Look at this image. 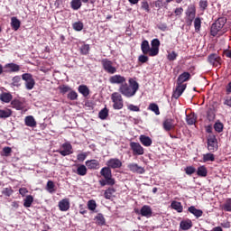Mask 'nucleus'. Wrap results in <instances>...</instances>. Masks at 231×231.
Returning <instances> with one entry per match:
<instances>
[{"label": "nucleus", "mask_w": 231, "mask_h": 231, "mask_svg": "<svg viewBox=\"0 0 231 231\" xmlns=\"http://www.w3.org/2000/svg\"><path fill=\"white\" fill-rule=\"evenodd\" d=\"M208 62L215 68H219V66H221V57L216 53L209 54L208 57Z\"/></svg>", "instance_id": "9b49d317"}, {"label": "nucleus", "mask_w": 231, "mask_h": 231, "mask_svg": "<svg viewBox=\"0 0 231 231\" xmlns=\"http://www.w3.org/2000/svg\"><path fill=\"white\" fill-rule=\"evenodd\" d=\"M107 116H109V110L107 109V107L103 108L99 113H98V117L101 120H106V118H107Z\"/></svg>", "instance_id": "49530a36"}, {"label": "nucleus", "mask_w": 231, "mask_h": 231, "mask_svg": "<svg viewBox=\"0 0 231 231\" xmlns=\"http://www.w3.org/2000/svg\"><path fill=\"white\" fill-rule=\"evenodd\" d=\"M95 219L98 226H104L106 225V217H104V215L102 213L97 214L95 217Z\"/></svg>", "instance_id": "473e14b6"}, {"label": "nucleus", "mask_w": 231, "mask_h": 231, "mask_svg": "<svg viewBox=\"0 0 231 231\" xmlns=\"http://www.w3.org/2000/svg\"><path fill=\"white\" fill-rule=\"evenodd\" d=\"M139 141L144 147H151L152 145V139L147 135L141 134L139 136Z\"/></svg>", "instance_id": "4be33fe9"}, {"label": "nucleus", "mask_w": 231, "mask_h": 231, "mask_svg": "<svg viewBox=\"0 0 231 231\" xmlns=\"http://www.w3.org/2000/svg\"><path fill=\"white\" fill-rule=\"evenodd\" d=\"M160 40L155 38L151 42V57H156L160 53Z\"/></svg>", "instance_id": "9d476101"}, {"label": "nucleus", "mask_w": 231, "mask_h": 231, "mask_svg": "<svg viewBox=\"0 0 231 231\" xmlns=\"http://www.w3.org/2000/svg\"><path fill=\"white\" fill-rule=\"evenodd\" d=\"M141 50L143 55H149V57H151V46L149 45V42L147 40L142 42Z\"/></svg>", "instance_id": "5701e85b"}, {"label": "nucleus", "mask_w": 231, "mask_h": 231, "mask_svg": "<svg viewBox=\"0 0 231 231\" xmlns=\"http://www.w3.org/2000/svg\"><path fill=\"white\" fill-rule=\"evenodd\" d=\"M140 89V84L138 81L134 80V79L130 78L128 79V84L125 82L119 87V93L123 95V97H126V98H131L136 95V92Z\"/></svg>", "instance_id": "f257e3e1"}, {"label": "nucleus", "mask_w": 231, "mask_h": 231, "mask_svg": "<svg viewBox=\"0 0 231 231\" xmlns=\"http://www.w3.org/2000/svg\"><path fill=\"white\" fill-rule=\"evenodd\" d=\"M111 100L113 102L114 109L120 110L124 108V97H122V94L118 92L112 93Z\"/></svg>", "instance_id": "7ed1b4c3"}, {"label": "nucleus", "mask_w": 231, "mask_h": 231, "mask_svg": "<svg viewBox=\"0 0 231 231\" xmlns=\"http://www.w3.org/2000/svg\"><path fill=\"white\" fill-rule=\"evenodd\" d=\"M11 86L14 88H21V76H14L12 79Z\"/></svg>", "instance_id": "37998d69"}, {"label": "nucleus", "mask_w": 231, "mask_h": 231, "mask_svg": "<svg viewBox=\"0 0 231 231\" xmlns=\"http://www.w3.org/2000/svg\"><path fill=\"white\" fill-rule=\"evenodd\" d=\"M146 54L144 55H140L138 57V60L139 62H141V64H145V62H148L149 61V57L148 56H145Z\"/></svg>", "instance_id": "338daca9"}, {"label": "nucleus", "mask_w": 231, "mask_h": 231, "mask_svg": "<svg viewBox=\"0 0 231 231\" xmlns=\"http://www.w3.org/2000/svg\"><path fill=\"white\" fill-rule=\"evenodd\" d=\"M188 212H189L190 214H193V216H195V217H197V218L201 217V216H203V210L198 209L194 206H190L188 208Z\"/></svg>", "instance_id": "c85d7f7f"}, {"label": "nucleus", "mask_w": 231, "mask_h": 231, "mask_svg": "<svg viewBox=\"0 0 231 231\" xmlns=\"http://www.w3.org/2000/svg\"><path fill=\"white\" fill-rule=\"evenodd\" d=\"M76 172L78 176H86V174H88V167L84 164H79Z\"/></svg>", "instance_id": "72a5a7b5"}, {"label": "nucleus", "mask_w": 231, "mask_h": 231, "mask_svg": "<svg viewBox=\"0 0 231 231\" xmlns=\"http://www.w3.org/2000/svg\"><path fill=\"white\" fill-rule=\"evenodd\" d=\"M197 174L200 178H207V175L208 174V171L207 170V167L199 166L197 170Z\"/></svg>", "instance_id": "f704fd0d"}, {"label": "nucleus", "mask_w": 231, "mask_h": 231, "mask_svg": "<svg viewBox=\"0 0 231 231\" xmlns=\"http://www.w3.org/2000/svg\"><path fill=\"white\" fill-rule=\"evenodd\" d=\"M186 89L187 84H177L176 88L173 90L172 98L178 100Z\"/></svg>", "instance_id": "ddd939ff"}, {"label": "nucleus", "mask_w": 231, "mask_h": 231, "mask_svg": "<svg viewBox=\"0 0 231 231\" xmlns=\"http://www.w3.org/2000/svg\"><path fill=\"white\" fill-rule=\"evenodd\" d=\"M226 17H220L218 18L214 23H213V32H216V28L218 26V28H221L222 30H226L225 28V24H226Z\"/></svg>", "instance_id": "aec40b11"}, {"label": "nucleus", "mask_w": 231, "mask_h": 231, "mask_svg": "<svg viewBox=\"0 0 231 231\" xmlns=\"http://www.w3.org/2000/svg\"><path fill=\"white\" fill-rule=\"evenodd\" d=\"M186 122L188 125H194L198 122V115L192 112L186 116Z\"/></svg>", "instance_id": "b1692460"}, {"label": "nucleus", "mask_w": 231, "mask_h": 231, "mask_svg": "<svg viewBox=\"0 0 231 231\" xmlns=\"http://www.w3.org/2000/svg\"><path fill=\"white\" fill-rule=\"evenodd\" d=\"M171 208H173V210H176L179 213L183 212V206L181 205V202L176 200L171 202Z\"/></svg>", "instance_id": "4c0bfd02"}, {"label": "nucleus", "mask_w": 231, "mask_h": 231, "mask_svg": "<svg viewBox=\"0 0 231 231\" xmlns=\"http://www.w3.org/2000/svg\"><path fill=\"white\" fill-rule=\"evenodd\" d=\"M12 116L11 109H0V118H10Z\"/></svg>", "instance_id": "a19ab883"}, {"label": "nucleus", "mask_w": 231, "mask_h": 231, "mask_svg": "<svg viewBox=\"0 0 231 231\" xmlns=\"http://www.w3.org/2000/svg\"><path fill=\"white\" fill-rule=\"evenodd\" d=\"M55 183H53V180H49L47 182V190L50 192H53L55 189Z\"/></svg>", "instance_id": "0e129e2a"}, {"label": "nucleus", "mask_w": 231, "mask_h": 231, "mask_svg": "<svg viewBox=\"0 0 231 231\" xmlns=\"http://www.w3.org/2000/svg\"><path fill=\"white\" fill-rule=\"evenodd\" d=\"M82 6V1L80 0H71L70 2V7L72 10H79V8Z\"/></svg>", "instance_id": "79ce46f5"}, {"label": "nucleus", "mask_w": 231, "mask_h": 231, "mask_svg": "<svg viewBox=\"0 0 231 231\" xmlns=\"http://www.w3.org/2000/svg\"><path fill=\"white\" fill-rule=\"evenodd\" d=\"M4 156H10L12 154V148L9 146H5L3 148Z\"/></svg>", "instance_id": "774afa93"}, {"label": "nucleus", "mask_w": 231, "mask_h": 231, "mask_svg": "<svg viewBox=\"0 0 231 231\" xmlns=\"http://www.w3.org/2000/svg\"><path fill=\"white\" fill-rule=\"evenodd\" d=\"M12 98H14V96H12L10 92H3L0 94V100L1 102H5V104H10Z\"/></svg>", "instance_id": "bb28decb"}, {"label": "nucleus", "mask_w": 231, "mask_h": 231, "mask_svg": "<svg viewBox=\"0 0 231 231\" xmlns=\"http://www.w3.org/2000/svg\"><path fill=\"white\" fill-rule=\"evenodd\" d=\"M168 60H170V62H172L174 60H176V59H178V53H176V51H172L171 52H170L167 56Z\"/></svg>", "instance_id": "bf43d9fd"}, {"label": "nucleus", "mask_w": 231, "mask_h": 231, "mask_svg": "<svg viewBox=\"0 0 231 231\" xmlns=\"http://www.w3.org/2000/svg\"><path fill=\"white\" fill-rule=\"evenodd\" d=\"M78 91H79V93L83 95V97H89V88L86 85H80L78 88Z\"/></svg>", "instance_id": "c9c22d12"}, {"label": "nucleus", "mask_w": 231, "mask_h": 231, "mask_svg": "<svg viewBox=\"0 0 231 231\" xmlns=\"http://www.w3.org/2000/svg\"><path fill=\"white\" fill-rule=\"evenodd\" d=\"M196 19V6L189 5L186 11V24L187 26H192V23H194Z\"/></svg>", "instance_id": "20e7f679"}, {"label": "nucleus", "mask_w": 231, "mask_h": 231, "mask_svg": "<svg viewBox=\"0 0 231 231\" xmlns=\"http://www.w3.org/2000/svg\"><path fill=\"white\" fill-rule=\"evenodd\" d=\"M12 106L16 109L17 111H23L24 109V103L19 99H14L11 102Z\"/></svg>", "instance_id": "cd10ccee"}, {"label": "nucleus", "mask_w": 231, "mask_h": 231, "mask_svg": "<svg viewBox=\"0 0 231 231\" xmlns=\"http://www.w3.org/2000/svg\"><path fill=\"white\" fill-rule=\"evenodd\" d=\"M88 210L95 212V210H97V201H95L94 199L88 200Z\"/></svg>", "instance_id": "8fccbe9b"}, {"label": "nucleus", "mask_w": 231, "mask_h": 231, "mask_svg": "<svg viewBox=\"0 0 231 231\" xmlns=\"http://www.w3.org/2000/svg\"><path fill=\"white\" fill-rule=\"evenodd\" d=\"M207 118L209 122L214 121L216 118V113H214V110L212 108H209L207 112Z\"/></svg>", "instance_id": "864d4df0"}, {"label": "nucleus", "mask_w": 231, "mask_h": 231, "mask_svg": "<svg viewBox=\"0 0 231 231\" xmlns=\"http://www.w3.org/2000/svg\"><path fill=\"white\" fill-rule=\"evenodd\" d=\"M59 89H60V92L62 94V95H66V93L71 91V88H69V86H67V85H61L59 87Z\"/></svg>", "instance_id": "4d7b16f0"}, {"label": "nucleus", "mask_w": 231, "mask_h": 231, "mask_svg": "<svg viewBox=\"0 0 231 231\" xmlns=\"http://www.w3.org/2000/svg\"><path fill=\"white\" fill-rule=\"evenodd\" d=\"M185 172L186 174H188V176H192V174L196 172V168H194L193 166H188L185 168Z\"/></svg>", "instance_id": "052dcab7"}, {"label": "nucleus", "mask_w": 231, "mask_h": 231, "mask_svg": "<svg viewBox=\"0 0 231 231\" xmlns=\"http://www.w3.org/2000/svg\"><path fill=\"white\" fill-rule=\"evenodd\" d=\"M11 27L17 32L21 28V21L17 17L14 16L11 18Z\"/></svg>", "instance_id": "2f4dec72"}, {"label": "nucleus", "mask_w": 231, "mask_h": 231, "mask_svg": "<svg viewBox=\"0 0 231 231\" xmlns=\"http://www.w3.org/2000/svg\"><path fill=\"white\" fill-rule=\"evenodd\" d=\"M135 213L142 215L143 217H152V208H151V206L144 205L141 208L140 211L135 210Z\"/></svg>", "instance_id": "4468645a"}, {"label": "nucleus", "mask_w": 231, "mask_h": 231, "mask_svg": "<svg viewBox=\"0 0 231 231\" xmlns=\"http://www.w3.org/2000/svg\"><path fill=\"white\" fill-rule=\"evenodd\" d=\"M5 69H6V73H17L18 71H21V66L15 63H7L5 65Z\"/></svg>", "instance_id": "6ab92c4d"}, {"label": "nucleus", "mask_w": 231, "mask_h": 231, "mask_svg": "<svg viewBox=\"0 0 231 231\" xmlns=\"http://www.w3.org/2000/svg\"><path fill=\"white\" fill-rule=\"evenodd\" d=\"M208 6V2L207 0L199 1V7L201 8V10L203 12H205V10H207Z\"/></svg>", "instance_id": "e2e57ef3"}, {"label": "nucleus", "mask_w": 231, "mask_h": 231, "mask_svg": "<svg viewBox=\"0 0 231 231\" xmlns=\"http://www.w3.org/2000/svg\"><path fill=\"white\" fill-rule=\"evenodd\" d=\"M22 79L24 80V85L28 91H32L35 88V79L33 76L30 73H24L22 75Z\"/></svg>", "instance_id": "423d86ee"}, {"label": "nucleus", "mask_w": 231, "mask_h": 231, "mask_svg": "<svg viewBox=\"0 0 231 231\" xmlns=\"http://www.w3.org/2000/svg\"><path fill=\"white\" fill-rule=\"evenodd\" d=\"M88 158L87 152H81L77 155L78 162H84Z\"/></svg>", "instance_id": "69168bd1"}, {"label": "nucleus", "mask_w": 231, "mask_h": 231, "mask_svg": "<svg viewBox=\"0 0 231 231\" xmlns=\"http://www.w3.org/2000/svg\"><path fill=\"white\" fill-rule=\"evenodd\" d=\"M85 164L89 171H98L100 169V162L96 159L88 160L85 162Z\"/></svg>", "instance_id": "f3484780"}, {"label": "nucleus", "mask_w": 231, "mask_h": 231, "mask_svg": "<svg viewBox=\"0 0 231 231\" xmlns=\"http://www.w3.org/2000/svg\"><path fill=\"white\" fill-rule=\"evenodd\" d=\"M100 176H102V180H99V185L101 187H106V185H108L109 187H113V185H116V180L115 178H113V171L111 169L107 166L103 167L100 170L99 172Z\"/></svg>", "instance_id": "f03ea898"}, {"label": "nucleus", "mask_w": 231, "mask_h": 231, "mask_svg": "<svg viewBox=\"0 0 231 231\" xmlns=\"http://www.w3.org/2000/svg\"><path fill=\"white\" fill-rule=\"evenodd\" d=\"M210 33H211L212 37H216V35H217V34L223 35V34L226 33V29H222V28H219V26H217V27H215V32H214V23H212L211 29H210Z\"/></svg>", "instance_id": "393cba45"}, {"label": "nucleus", "mask_w": 231, "mask_h": 231, "mask_svg": "<svg viewBox=\"0 0 231 231\" xmlns=\"http://www.w3.org/2000/svg\"><path fill=\"white\" fill-rule=\"evenodd\" d=\"M207 143L208 151H209V152H216V151L219 149V146L217 145V138H216V135L214 134L208 135Z\"/></svg>", "instance_id": "39448f33"}, {"label": "nucleus", "mask_w": 231, "mask_h": 231, "mask_svg": "<svg viewBox=\"0 0 231 231\" xmlns=\"http://www.w3.org/2000/svg\"><path fill=\"white\" fill-rule=\"evenodd\" d=\"M141 8L142 10H144L145 12H147V14L151 12V8H149V2H147V0H143L141 2Z\"/></svg>", "instance_id": "6e6d98bb"}, {"label": "nucleus", "mask_w": 231, "mask_h": 231, "mask_svg": "<svg viewBox=\"0 0 231 231\" xmlns=\"http://www.w3.org/2000/svg\"><path fill=\"white\" fill-rule=\"evenodd\" d=\"M32 203H33V196L27 195L23 199V207L25 208H30V207H32Z\"/></svg>", "instance_id": "58836bf2"}, {"label": "nucleus", "mask_w": 231, "mask_h": 231, "mask_svg": "<svg viewBox=\"0 0 231 231\" xmlns=\"http://www.w3.org/2000/svg\"><path fill=\"white\" fill-rule=\"evenodd\" d=\"M108 80L110 84H120V86H122V84H125L126 82L125 77L120 74H116L110 77Z\"/></svg>", "instance_id": "a211bd4d"}, {"label": "nucleus", "mask_w": 231, "mask_h": 231, "mask_svg": "<svg viewBox=\"0 0 231 231\" xmlns=\"http://www.w3.org/2000/svg\"><path fill=\"white\" fill-rule=\"evenodd\" d=\"M130 149L133 152L134 156H142L145 152L140 143L131 142Z\"/></svg>", "instance_id": "6e6552de"}, {"label": "nucleus", "mask_w": 231, "mask_h": 231, "mask_svg": "<svg viewBox=\"0 0 231 231\" xmlns=\"http://www.w3.org/2000/svg\"><path fill=\"white\" fill-rule=\"evenodd\" d=\"M191 226H192V220L190 219L182 220L180 223V228H181V230H190Z\"/></svg>", "instance_id": "7c9ffc66"}, {"label": "nucleus", "mask_w": 231, "mask_h": 231, "mask_svg": "<svg viewBox=\"0 0 231 231\" xmlns=\"http://www.w3.org/2000/svg\"><path fill=\"white\" fill-rule=\"evenodd\" d=\"M193 24L196 33H199V32H201V18L196 17L193 22Z\"/></svg>", "instance_id": "ea45409f"}, {"label": "nucleus", "mask_w": 231, "mask_h": 231, "mask_svg": "<svg viewBox=\"0 0 231 231\" xmlns=\"http://www.w3.org/2000/svg\"><path fill=\"white\" fill-rule=\"evenodd\" d=\"M72 28L75 32H82L84 30V23L82 22H76L72 24Z\"/></svg>", "instance_id": "de8ad7c7"}, {"label": "nucleus", "mask_w": 231, "mask_h": 231, "mask_svg": "<svg viewBox=\"0 0 231 231\" xmlns=\"http://www.w3.org/2000/svg\"><path fill=\"white\" fill-rule=\"evenodd\" d=\"M127 109H128L129 111H133V112H134V113L140 112V106H134V105H133V104L128 105V106H127Z\"/></svg>", "instance_id": "680f3d73"}, {"label": "nucleus", "mask_w": 231, "mask_h": 231, "mask_svg": "<svg viewBox=\"0 0 231 231\" xmlns=\"http://www.w3.org/2000/svg\"><path fill=\"white\" fill-rule=\"evenodd\" d=\"M2 194L4 196H6L7 198H10V196H12V194H14V189H12V187L4 188L2 190Z\"/></svg>", "instance_id": "3c124183"}, {"label": "nucleus", "mask_w": 231, "mask_h": 231, "mask_svg": "<svg viewBox=\"0 0 231 231\" xmlns=\"http://www.w3.org/2000/svg\"><path fill=\"white\" fill-rule=\"evenodd\" d=\"M106 167H109V169H121L122 168V161L118 158H111L109 159L106 163Z\"/></svg>", "instance_id": "2eb2a0df"}, {"label": "nucleus", "mask_w": 231, "mask_h": 231, "mask_svg": "<svg viewBox=\"0 0 231 231\" xmlns=\"http://www.w3.org/2000/svg\"><path fill=\"white\" fill-rule=\"evenodd\" d=\"M67 98L69 100H77L79 98V94H77V92L74 90H70L67 96Z\"/></svg>", "instance_id": "5fc2aeb1"}, {"label": "nucleus", "mask_w": 231, "mask_h": 231, "mask_svg": "<svg viewBox=\"0 0 231 231\" xmlns=\"http://www.w3.org/2000/svg\"><path fill=\"white\" fill-rule=\"evenodd\" d=\"M60 212H68L69 210V199H63L58 204Z\"/></svg>", "instance_id": "412c9836"}, {"label": "nucleus", "mask_w": 231, "mask_h": 231, "mask_svg": "<svg viewBox=\"0 0 231 231\" xmlns=\"http://www.w3.org/2000/svg\"><path fill=\"white\" fill-rule=\"evenodd\" d=\"M203 162L207 163V162H216V155L214 153H206L203 155Z\"/></svg>", "instance_id": "c03bdc74"}, {"label": "nucleus", "mask_w": 231, "mask_h": 231, "mask_svg": "<svg viewBox=\"0 0 231 231\" xmlns=\"http://www.w3.org/2000/svg\"><path fill=\"white\" fill-rule=\"evenodd\" d=\"M190 74L189 72H183L177 79V84H183V82H189L190 80Z\"/></svg>", "instance_id": "a878e982"}, {"label": "nucleus", "mask_w": 231, "mask_h": 231, "mask_svg": "<svg viewBox=\"0 0 231 231\" xmlns=\"http://www.w3.org/2000/svg\"><path fill=\"white\" fill-rule=\"evenodd\" d=\"M116 192V189L115 188H108L104 192V198L105 199H111L113 198V195Z\"/></svg>", "instance_id": "e433bc0d"}, {"label": "nucleus", "mask_w": 231, "mask_h": 231, "mask_svg": "<svg viewBox=\"0 0 231 231\" xmlns=\"http://www.w3.org/2000/svg\"><path fill=\"white\" fill-rule=\"evenodd\" d=\"M148 109H150V111H152L153 113H155V115H160V107L158 106V105H156V103H151L149 105Z\"/></svg>", "instance_id": "09e8293b"}, {"label": "nucleus", "mask_w": 231, "mask_h": 231, "mask_svg": "<svg viewBox=\"0 0 231 231\" xmlns=\"http://www.w3.org/2000/svg\"><path fill=\"white\" fill-rule=\"evenodd\" d=\"M62 150H58L57 152H59L61 156H69V154H73V146L69 143H64L61 145Z\"/></svg>", "instance_id": "1a4fd4ad"}, {"label": "nucleus", "mask_w": 231, "mask_h": 231, "mask_svg": "<svg viewBox=\"0 0 231 231\" xmlns=\"http://www.w3.org/2000/svg\"><path fill=\"white\" fill-rule=\"evenodd\" d=\"M127 168L131 172H134L135 174H145V169L142 166H139L137 163H129L127 165Z\"/></svg>", "instance_id": "dca6fc26"}, {"label": "nucleus", "mask_w": 231, "mask_h": 231, "mask_svg": "<svg viewBox=\"0 0 231 231\" xmlns=\"http://www.w3.org/2000/svg\"><path fill=\"white\" fill-rule=\"evenodd\" d=\"M222 210L231 212V199H226L225 203L222 205Z\"/></svg>", "instance_id": "a18cd8bd"}, {"label": "nucleus", "mask_w": 231, "mask_h": 231, "mask_svg": "<svg viewBox=\"0 0 231 231\" xmlns=\"http://www.w3.org/2000/svg\"><path fill=\"white\" fill-rule=\"evenodd\" d=\"M25 125L27 127H36L37 126V122L35 121V118H33V116H28L24 119Z\"/></svg>", "instance_id": "c756f323"}, {"label": "nucleus", "mask_w": 231, "mask_h": 231, "mask_svg": "<svg viewBox=\"0 0 231 231\" xmlns=\"http://www.w3.org/2000/svg\"><path fill=\"white\" fill-rule=\"evenodd\" d=\"M174 119L172 118H166L162 122V129L166 131V133H169L171 131H173V129H176V125L174 124Z\"/></svg>", "instance_id": "f8f14e48"}, {"label": "nucleus", "mask_w": 231, "mask_h": 231, "mask_svg": "<svg viewBox=\"0 0 231 231\" xmlns=\"http://www.w3.org/2000/svg\"><path fill=\"white\" fill-rule=\"evenodd\" d=\"M81 55H88L89 53V44H83L80 48Z\"/></svg>", "instance_id": "13d9d810"}, {"label": "nucleus", "mask_w": 231, "mask_h": 231, "mask_svg": "<svg viewBox=\"0 0 231 231\" xmlns=\"http://www.w3.org/2000/svg\"><path fill=\"white\" fill-rule=\"evenodd\" d=\"M225 125L221 122H216L214 125V129L217 133H223Z\"/></svg>", "instance_id": "603ef678"}, {"label": "nucleus", "mask_w": 231, "mask_h": 231, "mask_svg": "<svg viewBox=\"0 0 231 231\" xmlns=\"http://www.w3.org/2000/svg\"><path fill=\"white\" fill-rule=\"evenodd\" d=\"M101 64L106 73H109L110 75H115V73H116V67H113V61L109 59H103Z\"/></svg>", "instance_id": "0eeeda50"}]
</instances>
